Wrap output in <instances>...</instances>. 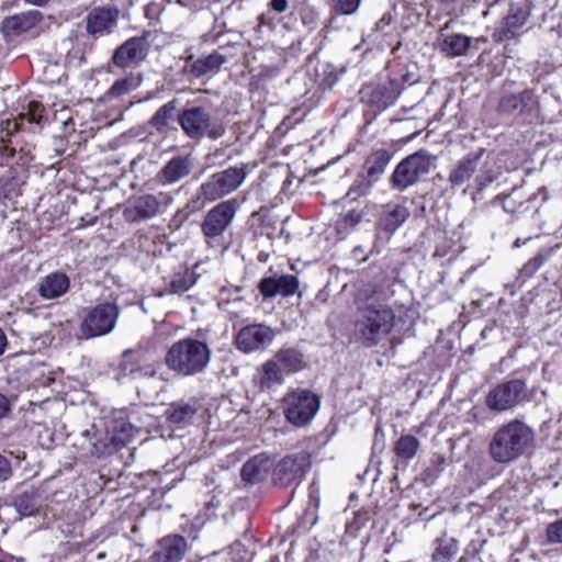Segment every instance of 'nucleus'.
Returning a JSON list of instances; mask_svg holds the SVG:
<instances>
[{
  "label": "nucleus",
  "instance_id": "nucleus-48",
  "mask_svg": "<svg viewBox=\"0 0 562 562\" xmlns=\"http://www.w3.org/2000/svg\"><path fill=\"white\" fill-rule=\"evenodd\" d=\"M362 220V213L357 210H351L347 212L342 218V223L346 227H355L357 226Z\"/></svg>",
  "mask_w": 562,
  "mask_h": 562
},
{
  "label": "nucleus",
  "instance_id": "nucleus-6",
  "mask_svg": "<svg viewBox=\"0 0 562 562\" xmlns=\"http://www.w3.org/2000/svg\"><path fill=\"white\" fill-rule=\"evenodd\" d=\"M172 201V196L167 192L135 194L124 202L122 215L130 224L146 222L162 214Z\"/></svg>",
  "mask_w": 562,
  "mask_h": 562
},
{
  "label": "nucleus",
  "instance_id": "nucleus-13",
  "mask_svg": "<svg viewBox=\"0 0 562 562\" xmlns=\"http://www.w3.org/2000/svg\"><path fill=\"white\" fill-rule=\"evenodd\" d=\"M237 212V201L231 199L213 206L201 224L207 245L220 237L232 224Z\"/></svg>",
  "mask_w": 562,
  "mask_h": 562
},
{
  "label": "nucleus",
  "instance_id": "nucleus-60",
  "mask_svg": "<svg viewBox=\"0 0 562 562\" xmlns=\"http://www.w3.org/2000/svg\"><path fill=\"white\" fill-rule=\"evenodd\" d=\"M491 3H496L498 0H488Z\"/></svg>",
  "mask_w": 562,
  "mask_h": 562
},
{
  "label": "nucleus",
  "instance_id": "nucleus-31",
  "mask_svg": "<svg viewBox=\"0 0 562 562\" xmlns=\"http://www.w3.org/2000/svg\"><path fill=\"white\" fill-rule=\"evenodd\" d=\"M177 103V100L173 99L162 104L149 119L148 125L157 133H165L170 122L175 119Z\"/></svg>",
  "mask_w": 562,
  "mask_h": 562
},
{
  "label": "nucleus",
  "instance_id": "nucleus-40",
  "mask_svg": "<svg viewBox=\"0 0 562 562\" xmlns=\"http://www.w3.org/2000/svg\"><path fill=\"white\" fill-rule=\"evenodd\" d=\"M195 281L194 273L186 269L172 276L169 283V291L175 294L187 292L194 285Z\"/></svg>",
  "mask_w": 562,
  "mask_h": 562
},
{
  "label": "nucleus",
  "instance_id": "nucleus-34",
  "mask_svg": "<svg viewBox=\"0 0 562 562\" xmlns=\"http://www.w3.org/2000/svg\"><path fill=\"white\" fill-rule=\"evenodd\" d=\"M14 507L21 516H32L38 507L36 490L30 488L19 494L14 499Z\"/></svg>",
  "mask_w": 562,
  "mask_h": 562
},
{
  "label": "nucleus",
  "instance_id": "nucleus-2",
  "mask_svg": "<svg viewBox=\"0 0 562 562\" xmlns=\"http://www.w3.org/2000/svg\"><path fill=\"white\" fill-rule=\"evenodd\" d=\"M358 311L353 336L363 346H375L392 331L395 314L390 306L371 302L359 305Z\"/></svg>",
  "mask_w": 562,
  "mask_h": 562
},
{
  "label": "nucleus",
  "instance_id": "nucleus-27",
  "mask_svg": "<svg viewBox=\"0 0 562 562\" xmlns=\"http://www.w3.org/2000/svg\"><path fill=\"white\" fill-rule=\"evenodd\" d=\"M20 130V124L16 120L5 121L0 131V166L9 164L16 153L19 142L13 140V136Z\"/></svg>",
  "mask_w": 562,
  "mask_h": 562
},
{
  "label": "nucleus",
  "instance_id": "nucleus-46",
  "mask_svg": "<svg viewBox=\"0 0 562 562\" xmlns=\"http://www.w3.org/2000/svg\"><path fill=\"white\" fill-rule=\"evenodd\" d=\"M547 539L551 543H562V518L548 525Z\"/></svg>",
  "mask_w": 562,
  "mask_h": 562
},
{
  "label": "nucleus",
  "instance_id": "nucleus-36",
  "mask_svg": "<svg viewBox=\"0 0 562 562\" xmlns=\"http://www.w3.org/2000/svg\"><path fill=\"white\" fill-rule=\"evenodd\" d=\"M419 440L413 435L401 436L394 445L395 454L402 460H412L418 452Z\"/></svg>",
  "mask_w": 562,
  "mask_h": 562
},
{
  "label": "nucleus",
  "instance_id": "nucleus-52",
  "mask_svg": "<svg viewBox=\"0 0 562 562\" xmlns=\"http://www.w3.org/2000/svg\"><path fill=\"white\" fill-rule=\"evenodd\" d=\"M269 7L276 13H283L286 11L289 3L288 0H270Z\"/></svg>",
  "mask_w": 562,
  "mask_h": 562
},
{
  "label": "nucleus",
  "instance_id": "nucleus-9",
  "mask_svg": "<svg viewBox=\"0 0 562 562\" xmlns=\"http://www.w3.org/2000/svg\"><path fill=\"white\" fill-rule=\"evenodd\" d=\"M121 310L114 302H102L86 310L80 324V334L85 339L102 337L115 328Z\"/></svg>",
  "mask_w": 562,
  "mask_h": 562
},
{
  "label": "nucleus",
  "instance_id": "nucleus-45",
  "mask_svg": "<svg viewBox=\"0 0 562 562\" xmlns=\"http://www.w3.org/2000/svg\"><path fill=\"white\" fill-rule=\"evenodd\" d=\"M260 293L265 297H273L278 295V283L273 277L263 278L259 283Z\"/></svg>",
  "mask_w": 562,
  "mask_h": 562
},
{
  "label": "nucleus",
  "instance_id": "nucleus-58",
  "mask_svg": "<svg viewBox=\"0 0 562 562\" xmlns=\"http://www.w3.org/2000/svg\"><path fill=\"white\" fill-rule=\"evenodd\" d=\"M443 3H453L456 2L457 0H441Z\"/></svg>",
  "mask_w": 562,
  "mask_h": 562
},
{
  "label": "nucleus",
  "instance_id": "nucleus-16",
  "mask_svg": "<svg viewBox=\"0 0 562 562\" xmlns=\"http://www.w3.org/2000/svg\"><path fill=\"white\" fill-rule=\"evenodd\" d=\"M149 32L133 36L122 43L112 56V63L119 68H127L144 61L149 50Z\"/></svg>",
  "mask_w": 562,
  "mask_h": 562
},
{
  "label": "nucleus",
  "instance_id": "nucleus-39",
  "mask_svg": "<svg viewBox=\"0 0 562 562\" xmlns=\"http://www.w3.org/2000/svg\"><path fill=\"white\" fill-rule=\"evenodd\" d=\"M458 552V542L452 538L438 540V547L432 553L434 562H450Z\"/></svg>",
  "mask_w": 562,
  "mask_h": 562
},
{
  "label": "nucleus",
  "instance_id": "nucleus-10",
  "mask_svg": "<svg viewBox=\"0 0 562 562\" xmlns=\"http://www.w3.org/2000/svg\"><path fill=\"white\" fill-rule=\"evenodd\" d=\"M319 397L307 390L289 392L283 398L285 418L294 426L307 425L319 408Z\"/></svg>",
  "mask_w": 562,
  "mask_h": 562
},
{
  "label": "nucleus",
  "instance_id": "nucleus-59",
  "mask_svg": "<svg viewBox=\"0 0 562 562\" xmlns=\"http://www.w3.org/2000/svg\"><path fill=\"white\" fill-rule=\"evenodd\" d=\"M458 562H467L464 558H460Z\"/></svg>",
  "mask_w": 562,
  "mask_h": 562
},
{
  "label": "nucleus",
  "instance_id": "nucleus-18",
  "mask_svg": "<svg viewBox=\"0 0 562 562\" xmlns=\"http://www.w3.org/2000/svg\"><path fill=\"white\" fill-rule=\"evenodd\" d=\"M537 105L538 101L532 91L524 90L517 94L503 97L498 103V112L527 117L537 110Z\"/></svg>",
  "mask_w": 562,
  "mask_h": 562
},
{
  "label": "nucleus",
  "instance_id": "nucleus-23",
  "mask_svg": "<svg viewBox=\"0 0 562 562\" xmlns=\"http://www.w3.org/2000/svg\"><path fill=\"white\" fill-rule=\"evenodd\" d=\"M42 19L40 11L29 10L4 18L0 24V30L4 36H18L34 29Z\"/></svg>",
  "mask_w": 562,
  "mask_h": 562
},
{
  "label": "nucleus",
  "instance_id": "nucleus-42",
  "mask_svg": "<svg viewBox=\"0 0 562 562\" xmlns=\"http://www.w3.org/2000/svg\"><path fill=\"white\" fill-rule=\"evenodd\" d=\"M525 199L521 195L517 194V189H513V192L509 194H499L496 195L493 200V203L501 202L502 207L507 213H515L520 205H522Z\"/></svg>",
  "mask_w": 562,
  "mask_h": 562
},
{
  "label": "nucleus",
  "instance_id": "nucleus-61",
  "mask_svg": "<svg viewBox=\"0 0 562 562\" xmlns=\"http://www.w3.org/2000/svg\"><path fill=\"white\" fill-rule=\"evenodd\" d=\"M447 27H448V24H445V26H443V29H442V30L445 31V30H447Z\"/></svg>",
  "mask_w": 562,
  "mask_h": 562
},
{
  "label": "nucleus",
  "instance_id": "nucleus-55",
  "mask_svg": "<svg viewBox=\"0 0 562 562\" xmlns=\"http://www.w3.org/2000/svg\"><path fill=\"white\" fill-rule=\"evenodd\" d=\"M24 1L32 5H37V7L44 5L48 2V0H24Z\"/></svg>",
  "mask_w": 562,
  "mask_h": 562
},
{
  "label": "nucleus",
  "instance_id": "nucleus-33",
  "mask_svg": "<svg viewBox=\"0 0 562 562\" xmlns=\"http://www.w3.org/2000/svg\"><path fill=\"white\" fill-rule=\"evenodd\" d=\"M400 95V91L392 82L379 85L372 91L371 102L380 109H385L393 104Z\"/></svg>",
  "mask_w": 562,
  "mask_h": 562
},
{
  "label": "nucleus",
  "instance_id": "nucleus-38",
  "mask_svg": "<svg viewBox=\"0 0 562 562\" xmlns=\"http://www.w3.org/2000/svg\"><path fill=\"white\" fill-rule=\"evenodd\" d=\"M110 431L113 434L112 441L116 445H125L135 432V427L123 418L113 420Z\"/></svg>",
  "mask_w": 562,
  "mask_h": 562
},
{
  "label": "nucleus",
  "instance_id": "nucleus-14",
  "mask_svg": "<svg viewBox=\"0 0 562 562\" xmlns=\"http://www.w3.org/2000/svg\"><path fill=\"white\" fill-rule=\"evenodd\" d=\"M409 210L406 205L390 202L383 205L376 221V236L371 252L379 254L385 241H381L380 232L392 235L409 217Z\"/></svg>",
  "mask_w": 562,
  "mask_h": 562
},
{
  "label": "nucleus",
  "instance_id": "nucleus-56",
  "mask_svg": "<svg viewBox=\"0 0 562 562\" xmlns=\"http://www.w3.org/2000/svg\"><path fill=\"white\" fill-rule=\"evenodd\" d=\"M106 445H101L99 446L98 443H93V450H92V453H102L103 452V449L105 448Z\"/></svg>",
  "mask_w": 562,
  "mask_h": 562
},
{
  "label": "nucleus",
  "instance_id": "nucleus-15",
  "mask_svg": "<svg viewBox=\"0 0 562 562\" xmlns=\"http://www.w3.org/2000/svg\"><path fill=\"white\" fill-rule=\"evenodd\" d=\"M274 337L276 333L271 327L262 323H255L239 329L235 344L239 351L250 353L267 348Z\"/></svg>",
  "mask_w": 562,
  "mask_h": 562
},
{
  "label": "nucleus",
  "instance_id": "nucleus-28",
  "mask_svg": "<svg viewBox=\"0 0 562 562\" xmlns=\"http://www.w3.org/2000/svg\"><path fill=\"white\" fill-rule=\"evenodd\" d=\"M392 154L384 148L373 150L364 160V173L378 181L390 164Z\"/></svg>",
  "mask_w": 562,
  "mask_h": 562
},
{
  "label": "nucleus",
  "instance_id": "nucleus-57",
  "mask_svg": "<svg viewBox=\"0 0 562 562\" xmlns=\"http://www.w3.org/2000/svg\"><path fill=\"white\" fill-rule=\"evenodd\" d=\"M361 251H362L361 247H356V248L353 249V252H355V254H357V252H361Z\"/></svg>",
  "mask_w": 562,
  "mask_h": 562
},
{
  "label": "nucleus",
  "instance_id": "nucleus-37",
  "mask_svg": "<svg viewBox=\"0 0 562 562\" xmlns=\"http://www.w3.org/2000/svg\"><path fill=\"white\" fill-rule=\"evenodd\" d=\"M139 86V80L135 78L133 75L126 76L124 78L117 79L111 86V88L106 91V99H117L121 98L132 90L136 89Z\"/></svg>",
  "mask_w": 562,
  "mask_h": 562
},
{
  "label": "nucleus",
  "instance_id": "nucleus-30",
  "mask_svg": "<svg viewBox=\"0 0 562 562\" xmlns=\"http://www.w3.org/2000/svg\"><path fill=\"white\" fill-rule=\"evenodd\" d=\"M274 359L286 373L297 372L305 367L304 355L294 347L279 349Z\"/></svg>",
  "mask_w": 562,
  "mask_h": 562
},
{
  "label": "nucleus",
  "instance_id": "nucleus-1",
  "mask_svg": "<svg viewBox=\"0 0 562 562\" xmlns=\"http://www.w3.org/2000/svg\"><path fill=\"white\" fill-rule=\"evenodd\" d=\"M533 441L532 428L521 420L513 419L494 432L488 451L495 462L509 463L526 454Z\"/></svg>",
  "mask_w": 562,
  "mask_h": 562
},
{
  "label": "nucleus",
  "instance_id": "nucleus-20",
  "mask_svg": "<svg viewBox=\"0 0 562 562\" xmlns=\"http://www.w3.org/2000/svg\"><path fill=\"white\" fill-rule=\"evenodd\" d=\"M188 550L184 537L170 535L160 539L150 557V562H180Z\"/></svg>",
  "mask_w": 562,
  "mask_h": 562
},
{
  "label": "nucleus",
  "instance_id": "nucleus-19",
  "mask_svg": "<svg viewBox=\"0 0 562 562\" xmlns=\"http://www.w3.org/2000/svg\"><path fill=\"white\" fill-rule=\"evenodd\" d=\"M194 167V159L191 155H177L168 160L157 175L164 186L175 184L187 178Z\"/></svg>",
  "mask_w": 562,
  "mask_h": 562
},
{
  "label": "nucleus",
  "instance_id": "nucleus-17",
  "mask_svg": "<svg viewBox=\"0 0 562 562\" xmlns=\"http://www.w3.org/2000/svg\"><path fill=\"white\" fill-rule=\"evenodd\" d=\"M120 13L116 7L105 5L93 8L86 16L87 33L92 36L111 34L117 25Z\"/></svg>",
  "mask_w": 562,
  "mask_h": 562
},
{
  "label": "nucleus",
  "instance_id": "nucleus-50",
  "mask_svg": "<svg viewBox=\"0 0 562 562\" xmlns=\"http://www.w3.org/2000/svg\"><path fill=\"white\" fill-rule=\"evenodd\" d=\"M207 0H177V3L191 11L202 9Z\"/></svg>",
  "mask_w": 562,
  "mask_h": 562
},
{
  "label": "nucleus",
  "instance_id": "nucleus-26",
  "mask_svg": "<svg viewBox=\"0 0 562 562\" xmlns=\"http://www.w3.org/2000/svg\"><path fill=\"white\" fill-rule=\"evenodd\" d=\"M227 61L226 56L218 52H213L205 57L194 59L192 56L188 60V71L193 77H202L209 74H214Z\"/></svg>",
  "mask_w": 562,
  "mask_h": 562
},
{
  "label": "nucleus",
  "instance_id": "nucleus-5",
  "mask_svg": "<svg viewBox=\"0 0 562 562\" xmlns=\"http://www.w3.org/2000/svg\"><path fill=\"white\" fill-rule=\"evenodd\" d=\"M437 157L425 149L408 155L401 160L390 177L393 190L403 192L416 184L436 167Z\"/></svg>",
  "mask_w": 562,
  "mask_h": 562
},
{
  "label": "nucleus",
  "instance_id": "nucleus-49",
  "mask_svg": "<svg viewBox=\"0 0 562 562\" xmlns=\"http://www.w3.org/2000/svg\"><path fill=\"white\" fill-rule=\"evenodd\" d=\"M12 474L10 461L0 453V482L8 480Z\"/></svg>",
  "mask_w": 562,
  "mask_h": 562
},
{
  "label": "nucleus",
  "instance_id": "nucleus-24",
  "mask_svg": "<svg viewBox=\"0 0 562 562\" xmlns=\"http://www.w3.org/2000/svg\"><path fill=\"white\" fill-rule=\"evenodd\" d=\"M70 280L66 273L52 272L42 278L37 284V292L44 300H56L66 294Z\"/></svg>",
  "mask_w": 562,
  "mask_h": 562
},
{
  "label": "nucleus",
  "instance_id": "nucleus-8",
  "mask_svg": "<svg viewBox=\"0 0 562 562\" xmlns=\"http://www.w3.org/2000/svg\"><path fill=\"white\" fill-rule=\"evenodd\" d=\"M178 123L190 139H201L207 136L217 139L226 133L225 125L213 120L211 113L203 106H191L178 114Z\"/></svg>",
  "mask_w": 562,
  "mask_h": 562
},
{
  "label": "nucleus",
  "instance_id": "nucleus-43",
  "mask_svg": "<svg viewBox=\"0 0 562 562\" xmlns=\"http://www.w3.org/2000/svg\"><path fill=\"white\" fill-rule=\"evenodd\" d=\"M333 11L341 15H352L358 12L361 0H327Z\"/></svg>",
  "mask_w": 562,
  "mask_h": 562
},
{
  "label": "nucleus",
  "instance_id": "nucleus-22",
  "mask_svg": "<svg viewBox=\"0 0 562 562\" xmlns=\"http://www.w3.org/2000/svg\"><path fill=\"white\" fill-rule=\"evenodd\" d=\"M121 369L125 375L133 379L155 378L157 375L156 364L147 361L144 355L132 349L124 350Z\"/></svg>",
  "mask_w": 562,
  "mask_h": 562
},
{
  "label": "nucleus",
  "instance_id": "nucleus-47",
  "mask_svg": "<svg viewBox=\"0 0 562 562\" xmlns=\"http://www.w3.org/2000/svg\"><path fill=\"white\" fill-rule=\"evenodd\" d=\"M43 106L37 102H31L29 105V112L21 114V119L27 116L30 123H38L42 119Z\"/></svg>",
  "mask_w": 562,
  "mask_h": 562
},
{
  "label": "nucleus",
  "instance_id": "nucleus-7",
  "mask_svg": "<svg viewBox=\"0 0 562 562\" xmlns=\"http://www.w3.org/2000/svg\"><path fill=\"white\" fill-rule=\"evenodd\" d=\"M248 172L249 166L240 164L213 173L200 186L199 199L213 202L231 194L243 184Z\"/></svg>",
  "mask_w": 562,
  "mask_h": 562
},
{
  "label": "nucleus",
  "instance_id": "nucleus-44",
  "mask_svg": "<svg viewBox=\"0 0 562 562\" xmlns=\"http://www.w3.org/2000/svg\"><path fill=\"white\" fill-rule=\"evenodd\" d=\"M277 279L278 283V293L283 296L292 295L296 292L299 288L297 278L292 274H284Z\"/></svg>",
  "mask_w": 562,
  "mask_h": 562
},
{
  "label": "nucleus",
  "instance_id": "nucleus-29",
  "mask_svg": "<svg viewBox=\"0 0 562 562\" xmlns=\"http://www.w3.org/2000/svg\"><path fill=\"white\" fill-rule=\"evenodd\" d=\"M270 469L269 460L263 456L249 459L241 468V477L251 484L263 480Z\"/></svg>",
  "mask_w": 562,
  "mask_h": 562
},
{
  "label": "nucleus",
  "instance_id": "nucleus-12",
  "mask_svg": "<svg viewBox=\"0 0 562 562\" xmlns=\"http://www.w3.org/2000/svg\"><path fill=\"white\" fill-rule=\"evenodd\" d=\"M311 468L307 453L299 452L285 456L273 468L272 481L281 487L297 486Z\"/></svg>",
  "mask_w": 562,
  "mask_h": 562
},
{
  "label": "nucleus",
  "instance_id": "nucleus-53",
  "mask_svg": "<svg viewBox=\"0 0 562 562\" xmlns=\"http://www.w3.org/2000/svg\"><path fill=\"white\" fill-rule=\"evenodd\" d=\"M11 409L10 401L3 394H0V419L4 418Z\"/></svg>",
  "mask_w": 562,
  "mask_h": 562
},
{
  "label": "nucleus",
  "instance_id": "nucleus-62",
  "mask_svg": "<svg viewBox=\"0 0 562 562\" xmlns=\"http://www.w3.org/2000/svg\"><path fill=\"white\" fill-rule=\"evenodd\" d=\"M447 27H448V24H445V26H443V29H442V30L445 31V30H447Z\"/></svg>",
  "mask_w": 562,
  "mask_h": 562
},
{
  "label": "nucleus",
  "instance_id": "nucleus-54",
  "mask_svg": "<svg viewBox=\"0 0 562 562\" xmlns=\"http://www.w3.org/2000/svg\"><path fill=\"white\" fill-rule=\"evenodd\" d=\"M7 346V337L4 333L0 329V356L4 352Z\"/></svg>",
  "mask_w": 562,
  "mask_h": 562
},
{
  "label": "nucleus",
  "instance_id": "nucleus-41",
  "mask_svg": "<svg viewBox=\"0 0 562 562\" xmlns=\"http://www.w3.org/2000/svg\"><path fill=\"white\" fill-rule=\"evenodd\" d=\"M375 182L376 181L371 179L368 175L359 173L349 188L347 196L351 200H357L360 196L367 195Z\"/></svg>",
  "mask_w": 562,
  "mask_h": 562
},
{
  "label": "nucleus",
  "instance_id": "nucleus-21",
  "mask_svg": "<svg viewBox=\"0 0 562 562\" xmlns=\"http://www.w3.org/2000/svg\"><path fill=\"white\" fill-rule=\"evenodd\" d=\"M527 7L513 5L499 26L494 31L495 42H505L514 38L529 18Z\"/></svg>",
  "mask_w": 562,
  "mask_h": 562
},
{
  "label": "nucleus",
  "instance_id": "nucleus-51",
  "mask_svg": "<svg viewBox=\"0 0 562 562\" xmlns=\"http://www.w3.org/2000/svg\"><path fill=\"white\" fill-rule=\"evenodd\" d=\"M392 20L393 18L390 13H384L375 23L374 31L379 33H385V30L391 24Z\"/></svg>",
  "mask_w": 562,
  "mask_h": 562
},
{
  "label": "nucleus",
  "instance_id": "nucleus-3",
  "mask_svg": "<svg viewBox=\"0 0 562 562\" xmlns=\"http://www.w3.org/2000/svg\"><path fill=\"white\" fill-rule=\"evenodd\" d=\"M211 361V349L198 339L183 338L170 346L165 363L169 370L181 376L202 373Z\"/></svg>",
  "mask_w": 562,
  "mask_h": 562
},
{
  "label": "nucleus",
  "instance_id": "nucleus-35",
  "mask_svg": "<svg viewBox=\"0 0 562 562\" xmlns=\"http://www.w3.org/2000/svg\"><path fill=\"white\" fill-rule=\"evenodd\" d=\"M196 409L183 402L172 403L166 411V418L175 425L184 424L192 419Z\"/></svg>",
  "mask_w": 562,
  "mask_h": 562
},
{
  "label": "nucleus",
  "instance_id": "nucleus-63",
  "mask_svg": "<svg viewBox=\"0 0 562 562\" xmlns=\"http://www.w3.org/2000/svg\"><path fill=\"white\" fill-rule=\"evenodd\" d=\"M0 562H2V561H0Z\"/></svg>",
  "mask_w": 562,
  "mask_h": 562
},
{
  "label": "nucleus",
  "instance_id": "nucleus-25",
  "mask_svg": "<svg viewBox=\"0 0 562 562\" xmlns=\"http://www.w3.org/2000/svg\"><path fill=\"white\" fill-rule=\"evenodd\" d=\"M471 41L470 36L459 33L449 34L440 30L436 46L446 56L458 57L467 54Z\"/></svg>",
  "mask_w": 562,
  "mask_h": 562
},
{
  "label": "nucleus",
  "instance_id": "nucleus-11",
  "mask_svg": "<svg viewBox=\"0 0 562 562\" xmlns=\"http://www.w3.org/2000/svg\"><path fill=\"white\" fill-rule=\"evenodd\" d=\"M525 401H528L526 382L520 379H513L490 390L485 403L493 412H505L520 405Z\"/></svg>",
  "mask_w": 562,
  "mask_h": 562
},
{
  "label": "nucleus",
  "instance_id": "nucleus-32",
  "mask_svg": "<svg viewBox=\"0 0 562 562\" xmlns=\"http://www.w3.org/2000/svg\"><path fill=\"white\" fill-rule=\"evenodd\" d=\"M284 382L283 370L276 360H268L261 366L260 389L270 390Z\"/></svg>",
  "mask_w": 562,
  "mask_h": 562
},
{
  "label": "nucleus",
  "instance_id": "nucleus-4",
  "mask_svg": "<svg viewBox=\"0 0 562 562\" xmlns=\"http://www.w3.org/2000/svg\"><path fill=\"white\" fill-rule=\"evenodd\" d=\"M483 153V149L477 153H470L457 161L448 177V181L452 188L463 186L475 175L472 187L476 192H482L497 179L499 172L495 168V161L493 159L484 160L479 167Z\"/></svg>",
  "mask_w": 562,
  "mask_h": 562
}]
</instances>
